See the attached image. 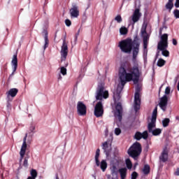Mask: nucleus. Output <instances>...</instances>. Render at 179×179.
Listing matches in <instances>:
<instances>
[{"label":"nucleus","mask_w":179,"mask_h":179,"mask_svg":"<svg viewBox=\"0 0 179 179\" xmlns=\"http://www.w3.org/2000/svg\"><path fill=\"white\" fill-rule=\"evenodd\" d=\"M132 50V62L134 66L132 68L126 69L124 66H120L119 69V79L120 83L117 85L116 92L113 93V100L117 101V98L120 99V93L122 92L124 86L127 84V82L133 81L134 85H138L139 82V78L142 73L139 71V66L138 64V55L139 54V43L134 41L133 42Z\"/></svg>","instance_id":"nucleus-1"},{"label":"nucleus","mask_w":179,"mask_h":179,"mask_svg":"<svg viewBox=\"0 0 179 179\" xmlns=\"http://www.w3.org/2000/svg\"><path fill=\"white\" fill-rule=\"evenodd\" d=\"M156 118H157V107L152 112L151 122L148 124V132L152 135H160L162 129H153L156 127Z\"/></svg>","instance_id":"nucleus-2"},{"label":"nucleus","mask_w":179,"mask_h":179,"mask_svg":"<svg viewBox=\"0 0 179 179\" xmlns=\"http://www.w3.org/2000/svg\"><path fill=\"white\" fill-rule=\"evenodd\" d=\"M169 35L167 34H164L161 36V41L158 43L157 48L162 52V55L164 57H169L170 55V52L166 50L167 47H169L168 41Z\"/></svg>","instance_id":"nucleus-3"},{"label":"nucleus","mask_w":179,"mask_h":179,"mask_svg":"<svg viewBox=\"0 0 179 179\" xmlns=\"http://www.w3.org/2000/svg\"><path fill=\"white\" fill-rule=\"evenodd\" d=\"M142 152V147H141V143L136 142L134 143L128 150L127 153L130 157L136 160L139 157V155Z\"/></svg>","instance_id":"nucleus-4"},{"label":"nucleus","mask_w":179,"mask_h":179,"mask_svg":"<svg viewBox=\"0 0 179 179\" xmlns=\"http://www.w3.org/2000/svg\"><path fill=\"white\" fill-rule=\"evenodd\" d=\"M118 47L120 48L122 52H124V54H129L132 51L134 42H132L131 39H125L119 42Z\"/></svg>","instance_id":"nucleus-5"},{"label":"nucleus","mask_w":179,"mask_h":179,"mask_svg":"<svg viewBox=\"0 0 179 179\" xmlns=\"http://www.w3.org/2000/svg\"><path fill=\"white\" fill-rule=\"evenodd\" d=\"M95 97L96 100L108 99V91L104 87V83H101L98 85Z\"/></svg>","instance_id":"nucleus-6"},{"label":"nucleus","mask_w":179,"mask_h":179,"mask_svg":"<svg viewBox=\"0 0 179 179\" xmlns=\"http://www.w3.org/2000/svg\"><path fill=\"white\" fill-rule=\"evenodd\" d=\"M33 137L31 135H26L23 138L22 145L20 149V161L23 159L24 157V155H26V149H27V143H31Z\"/></svg>","instance_id":"nucleus-7"},{"label":"nucleus","mask_w":179,"mask_h":179,"mask_svg":"<svg viewBox=\"0 0 179 179\" xmlns=\"http://www.w3.org/2000/svg\"><path fill=\"white\" fill-rule=\"evenodd\" d=\"M141 92V86L139 85H136V92L134 94V108L136 113L138 112L141 108V94L139 92Z\"/></svg>","instance_id":"nucleus-8"},{"label":"nucleus","mask_w":179,"mask_h":179,"mask_svg":"<svg viewBox=\"0 0 179 179\" xmlns=\"http://www.w3.org/2000/svg\"><path fill=\"white\" fill-rule=\"evenodd\" d=\"M141 16H142V13H141V10L139 8H136L133 13V15L129 17V26H132L134 27L135 26V23L139 22L141 19Z\"/></svg>","instance_id":"nucleus-9"},{"label":"nucleus","mask_w":179,"mask_h":179,"mask_svg":"<svg viewBox=\"0 0 179 179\" xmlns=\"http://www.w3.org/2000/svg\"><path fill=\"white\" fill-rule=\"evenodd\" d=\"M147 27L148 24H146V23H143L141 29V37L143 40L144 50H146L148 48V41H149V34H148V32H146Z\"/></svg>","instance_id":"nucleus-10"},{"label":"nucleus","mask_w":179,"mask_h":179,"mask_svg":"<svg viewBox=\"0 0 179 179\" xmlns=\"http://www.w3.org/2000/svg\"><path fill=\"white\" fill-rule=\"evenodd\" d=\"M99 157H100V149H97L96 151V155H95V163L97 166V167H99L102 170V171H106L107 169V162L106 160L103 159L101 163L100 161L99 160Z\"/></svg>","instance_id":"nucleus-11"},{"label":"nucleus","mask_w":179,"mask_h":179,"mask_svg":"<svg viewBox=\"0 0 179 179\" xmlns=\"http://www.w3.org/2000/svg\"><path fill=\"white\" fill-rule=\"evenodd\" d=\"M77 113L80 117H84L87 113V107L83 101L77 103Z\"/></svg>","instance_id":"nucleus-12"},{"label":"nucleus","mask_w":179,"mask_h":179,"mask_svg":"<svg viewBox=\"0 0 179 179\" xmlns=\"http://www.w3.org/2000/svg\"><path fill=\"white\" fill-rule=\"evenodd\" d=\"M94 114L97 118L103 117V114H104V108H103V103H101V101L97 102L95 105Z\"/></svg>","instance_id":"nucleus-13"},{"label":"nucleus","mask_w":179,"mask_h":179,"mask_svg":"<svg viewBox=\"0 0 179 179\" xmlns=\"http://www.w3.org/2000/svg\"><path fill=\"white\" fill-rule=\"evenodd\" d=\"M60 54L61 61H65V59H66V57H68V44H66V41H65V39L63 41Z\"/></svg>","instance_id":"nucleus-14"},{"label":"nucleus","mask_w":179,"mask_h":179,"mask_svg":"<svg viewBox=\"0 0 179 179\" xmlns=\"http://www.w3.org/2000/svg\"><path fill=\"white\" fill-rule=\"evenodd\" d=\"M71 17L76 18L79 16V6L76 3H73L69 10Z\"/></svg>","instance_id":"nucleus-15"},{"label":"nucleus","mask_w":179,"mask_h":179,"mask_svg":"<svg viewBox=\"0 0 179 179\" xmlns=\"http://www.w3.org/2000/svg\"><path fill=\"white\" fill-rule=\"evenodd\" d=\"M168 103L169 99L167 98V95L165 94L159 99V106L162 111H166V110H167Z\"/></svg>","instance_id":"nucleus-16"},{"label":"nucleus","mask_w":179,"mask_h":179,"mask_svg":"<svg viewBox=\"0 0 179 179\" xmlns=\"http://www.w3.org/2000/svg\"><path fill=\"white\" fill-rule=\"evenodd\" d=\"M115 108V115L117 117L119 121H121V120H122V105L121 103H117Z\"/></svg>","instance_id":"nucleus-17"},{"label":"nucleus","mask_w":179,"mask_h":179,"mask_svg":"<svg viewBox=\"0 0 179 179\" xmlns=\"http://www.w3.org/2000/svg\"><path fill=\"white\" fill-rule=\"evenodd\" d=\"M102 149L106 154V157H108L110 153H111V144L108 143V141L104 142L102 143Z\"/></svg>","instance_id":"nucleus-18"},{"label":"nucleus","mask_w":179,"mask_h":179,"mask_svg":"<svg viewBox=\"0 0 179 179\" xmlns=\"http://www.w3.org/2000/svg\"><path fill=\"white\" fill-rule=\"evenodd\" d=\"M169 160V150H167V148H164L162 150V152L161 153V155L159 156V162H162V163H166Z\"/></svg>","instance_id":"nucleus-19"},{"label":"nucleus","mask_w":179,"mask_h":179,"mask_svg":"<svg viewBox=\"0 0 179 179\" xmlns=\"http://www.w3.org/2000/svg\"><path fill=\"white\" fill-rule=\"evenodd\" d=\"M11 66L13 72L10 73L9 78H12V76L15 75V72H16V70L17 69V56H13V59L11 61Z\"/></svg>","instance_id":"nucleus-20"},{"label":"nucleus","mask_w":179,"mask_h":179,"mask_svg":"<svg viewBox=\"0 0 179 179\" xmlns=\"http://www.w3.org/2000/svg\"><path fill=\"white\" fill-rule=\"evenodd\" d=\"M18 92L19 90L16 88H12L9 90V91L6 92L7 100H10V101H12V99H10V97L12 98L15 97Z\"/></svg>","instance_id":"nucleus-21"},{"label":"nucleus","mask_w":179,"mask_h":179,"mask_svg":"<svg viewBox=\"0 0 179 179\" xmlns=\"http://www.w3.org/2000/svg\"><path fill=\"white\" fill-rule=\"evenodd\" d=\"M118 168L115 165H111L110 174L112 176L111 179H118Z\"/></svg>","instance_id":"nucleus-22"},{"label":"nucleus","mask_w":179,"mask_h":179,"mask_svg":"<svg viewBox=\"0 0 179 179\" xmlns=\"http://www.w3.org/2000/svg\"><path fill=\"white\" fill-rule=\"evenodd\" d=\"M42 34H43L45 41V44L43 45V51H45V50L48 48V44L50 43V41L48 40V31L47 29H43Z\"/></svg>","instance_id":"nucleus-23"},{"label":"nucleus","mask_w":179,"mask_h":179,"mask_svg":"<svg viewBox=\"0 0 179 179\" xmlns=\"http://www.w3.org/2000/svg\"><path fill=\"white\" fill-rule=\"evenodd\" d=\"M118 171L120 173L121 179H125L127 178V168H120L118 170Z\"/></svg>","instance_id":"nucleus-24"},{"label":"nucleus","mask_w":179,"mask_h":179,"mask_svg":"<svg viewBox=\"0 0 179 179\" xmlns=\"http://www.w3.org/2000/svg\"><path fill=\"white\" fill-rule=\"evenodd\" d=\"M173 1L174 0H169L168 3L165 6L166 9H167V10H169V12H171V10L174 6V4L173 3Z\"/></svg>","instance_id":"nucleus-25"},{"label":"nucleus","mask_w":179,"mask_h":179,"mask_svg":"<svg viewBox=\"0 0 179 179\" xmlns=\"http://www.w3.org/2000/svg\"><path fill=\"white\" fill-rule=\"evenodd\" d=\"M143 173L145 175L149 174L150 173V166L148 164L145 165L143 169Z\"/></svg>","instance_id":"nucleus-26"},{"label":"nucleus","mask_w":179,"mask_h":179,"mask_svg":"<svg viewBox=\"0 0 179 179\" xmlns=\"http://www.w3.org/2000/svg\"><path fill=\"white\" fill-rule=\"evenodd\" d=\"M149 136L148 135H134V139L136 141H141V139H147Z\"/></svg>","instance_id":"nucleus-27"},{"label":"nucleus","mask_w":179,"mask_h":179,"mask_svg":"<svg viewBox=\"0 0 179 179\" xmlns=\"http://www.w3.org/2000/svg\"><path fill=\"white\" fill-rule=\"evenodd\" d=\"M125 163L127 169L131 170V169H132V162H131V159L129 158L126 159Z\"/></svg>","instance_id":"nucleus-28"},{"label":"nucleus","mask_w":179,"mask_h":179,"mask_svg":"<svg viewBox=\"0 0 179 179\" xmlns=\"http://www.w3.org/2000/svg\"><path fill=\"white\" fill-rule=\"evenodd\" d=\"M120 33L122 34V36H124L128 33V29L125 27H122L120 29Z\"/></svg>","instance_id":"nucleus-29"},{"label":"nucleus","mask_w":179,"mask_h":179,"mask_svg":"<svg viewBox=\"0 0 179 179\" xmlns=\"http://www.w3.org/2000/svg\"><path fill=\"white\" fill-rule=\"evenodd\" d=\"M35 132H36V125L32 124L29 127V129L28 130V133L29 134H35Z\"/></svg>","instance_id":"nucleus-30"},{"label":"nucleus","mask_w":179,"mask_h":179,"mask_svg":"<svg viewBox=\"0 0 179 179\" xmlns=\"http://www.w3.org/2000/svg\"><path fill=\"white\" fill-rule=\"evenodd\" d=\"M164 64H166V61L163 59H159L157 63V66L162 67L164 66Z\"/></svg>","instance_id":"nucleus-31"},{"label":"nucleus","mask_w":179,"mask_h":179,"mask_svg":"<svg viewBox=\"0 0 179 179\" xmlns=\"http://www.w3.org/2000/svg\"><path fill=\"white\" fill-rule=\"evenodd\" d=\"M169 124H170V119L165 118L162 120V125L166 128V127H169Z\"/></svg>","instance_id":"nucleus-32"},{"label":"nucleus","mask_w":179,"mask_h":179,"mask_svg":"<svg viewBox=\"0 0 179 179\" xmlns=\"http://www.w3.org/2000/svg\"><path fill=\"white\" fill-rule=\"evenodd\" d=\"M22 166L25 169H27V167H29V157H26L24 158Z\"/></svg>","instance_id":"nucleus-33"},{"label":"nucleus","mask_w":179,"mask_h":179,"mask_svg":"<svg viewBox=\"0 0 179 179\" xmlns=\"http://www.w3.org/2000/svg\"><path fill=\"white\" fill-rule=\"evenodd\" d=\"M31 177L36 178L37 177V171L36 169H31L30 171Z\"/></svg>","instance_id":"nucleus-34"},{"label":"nucleus","mask_w":179,"mask_h":179,"mask_svg":"<svg viewBox=\"0 0 179 179\" xmlns=\"http://www.w3.org/2000/svg\"><path fill=\"white\" fill-rule=\"evenodd\" d=\"M60 73H62V75H63L64 76H65V75H66V68L62 66L60 69Z\"/></svg>","instance_id":"nucleus-35"},{"label":"nucleus","mask_w":179,"mask_h":179,"mask_svg":"<svg viewBox=\"0 0 179 179\" xmlns=\"http://www.w3.org/2000/svg\"><path fill=\"white\" fill-rule=\"evenodd\" d=\"M173 15L176 19H179V10L176 9L175 10H173Z\"/></svg>","instance_id":"nucleus-36"},{"label":"nucleus","mask_w":179,"mask_h":179,"mask_svg":"<svg viewBox=\"0 0 179 179\" xmlns=\"http://www.w3.org/2000/svg\"><path fill=\"white\" fill-rule=\"evenodd\" d=\"M115 20L117 22V23H121V22H122V17H121V15H117L115 17Z\"/></svg>","instance_id":"nucleus-37"},{"label":"nucleus","mask_w":179,"mask_h":179,"mask_svg":"<svg viewBox=\"0 0 179 179\" xmlns=\"http://www.w3.org/2000/svg\"><path fill=\"white\" fill-rule=\"evenodd\" d=\"M138 174L136 173V171H134L131 175V179L138 178Z\"/></svg>","instance_id":"nucleus-38"},{"label":"nucleus","mask_w":179,"mask_h":179,"mask_svg":"<svg viewBox=\"0 0 179 179\" xmlns=\"http://www.w3.org/2000/svg\"><path fill=\"white\" fill-rule=\"evenodd\" d=\"M65 24H66V26H67V27H69V26H71V24H72V22L69 20L66 19L65 20Z\"/></svg>","instance_id":"nucleus-39"},{"label":"nucleus","mask_w":179,"mask_h":179,"mask_svg":"<svg viewBox=\"0 0 179 179\" xmlns=\"http://www.w3.org/2000/svg\"><path fill=\"white\" fill-rule=\"evenodd\" d=\"M135 135H148V131H145L143 133H141L139 131H136Z\"/></svg>","instance_id":"nucleus-40"},{"label":"nucleus","mask_w":179,"mask_h":179,"mask_svg":"<svg viewBox=\"0 0 179 179\" xmlns=\"http://www.w3.org/2000/svg\"><path fill=\"white\" fill-rule=\"evenodd\" d=\"M115 135H120V134H121V129L120 128H116L115 129Z\"/></svg>","instance_id":"nucleus-41"},{"label":"nucleus","mask_w":179,"mask_h":179,"mask_svg":"<svg viewBox=\"0 0 179 179\" xmlns=\"http://www.w3.org/2000/svg\"><path fill=\"white\" fill-rule=\"evenodd\" d=\"M80 33V29H78V32L76 34V36H75V41L76 42L78 41V37H79Z\"/></svg>","instance_id":"nucleus-42"},{"label":"nucleus","mask_w":179,"mask_h":179,"mask_svg":"<svg viewBox=\"0 0 179 179\" xmlns=\"http://www.w3.org/2000/svg\"><path fill=\"white\" fill-rule=\"evenodd\" d=\"M170 87H166V88L165 89V94H170Z\"/></svg>","instance_id":"nucleus-43"},{"label":"nucleus","mask_w":179,"mask_h":179,"mask_svg":"<svg viewBox=\"0 0 179 179\" xmlns=\"http://www.w3.org/2000/svg\"><path fill=\"white\" fill-rule=\"evenodd\" d=\"M9 101H10V100L7 99V108H8V110H10V108H11L10 103Z\"/></svg>","instance_id":"nucleus-44"},{"label":"nucleus","mask_w":179,"mask_h":179,"mask_svg":"<svg viewBox=\"0 0 179 179\" xmlns=\"http://www.w3.org/2000/svg\"><path fill=\"white\" fill-rule=\"evenodd\" d=\"M176 8H179V0H176L175 3Z\"/></svg>","instance_id":"nucleus-45"},{"label":"nucleus","mask_w":179,"mask_h":179,"mask_svg":"<svg viewBox=\"0 0 179 179\" xmlns=\"http://www.w3.org/2000/svg\"><path fill=\"white\" fill-rule=\"evenodd\" d=\"M175 176H179V168L176 169V171L174 173Z\"/></svg>","instance_id":"nucleus-46"},{"label":"nucleus","mask_w":179,"mask_h":179,"mask_svg":"<svg viewBox=\"0 0 179 179\" xmlns=\"http://www.w3.org/2000/svg\"><path fill=\"white\" fill-rule=\"evenodd\" d=\"M172 41H173V45H177V40H176L175 38H173Z\"/></svg>","instance_id":"nucleus-47"},{"label":"nucleus","mask_w":179,"mask_h":179,"mask_svg":"<svg viewBox=\"0 0 179 179\" xmlns=\"http://www.w3.org/2000/svg\"><path fill=\"white\" fill-rule=\"evenodd\" d=\"M107 179H112L113 177L111 178V175H106Z\"/></svg>","instance_id":"nucleus-48"},{"label":"nucleus","mask_w":179,"mask_h":179,"mask_svg":"<svg viewBox=\"0 0 179 179\" xmlns=\"http://www.w3.org/2000/svg\"><path fill=\"white\" fill-rule=\"evenodd\" d=\"M62 79V77L61 76V74L59 75L58 80H61Z\"/></svg>","instance_id":"nucleus-49"},{"label":"nucleus","mask_w":179,"mask_h":179,"mask_svg":"<svg viewBox=\"0 0 179 179\" xmlns=\"http://www.w3.org/2000/svg\"><path fill=\"white\" fill-rule=\"evenodd\" d=\"M163 30V28H160L159 29V34H162V31Z\"/></svg>","instance_id":"nucleus-50"},{"label":"nucleus","mask_w":179,"mask_h":179,"mask_svg":"<svg viewBox=\"0 0 179 179\" xmlns=\"http://www.w3.org/2000/svg\"><path fill=\"white\" fill-rule=\"evenodd\" d=\"M162 87H163V85H162V86L160 87V88H159V92H160Z\"/></svg>","instance_id":"nucleus-51"},{"label":"nucleus","mask_w":179,"mask_h":179,"mask_svg":"<svg viewBox=\"0 0 179 179\" xmlns=\"http://www.w3.org/2000/svg\"><path fill=\"white\" fill-rule=\"evenodd\" d=\"M110 139H113V136H110Z\"/></svg>","instance_id":"nucleus-52"},{"label":"nucleus","mask_w":179,"mask_h":179,"mask_svg":"<svg viewBox=\"0 0 179 179\" xmlns=\"http://www.w3.org/2000/svg\"><path fill=\"white\" fill-rule=\"evenodd\" d=\"M176 120H179V117L178 116V117H176Z\"/></svg>","instance_id":"nucleus-53"},{"label":"nucleus","mask_w":179,"mask_h":179,"mask_svg":"<svg viewBox=\"0 0 179 179\" xmlns=\"http://www.w3.org/2000/svg\"><path fill=\"white\" fill-rule=\"evenodd\" d=\"M94 177V179H96V176H94V175L92 176Z\"/></svg>","instance_id":"nucleus-54"},{"label":"nucleus","mask_w":179,"mask_h":179,"mask_svg":"<svg viewBox=\"0 0 179 179\" xmlns=\"http://www.w3.org/2000/svg\"><path fill=\"white\" fill-rule=\"evenodd\" d=\"M56 179H59V178H58V176H56Z\"/></svg>","instance_id":"nucleus-55"},{"label":"nucleus","mask_w":179,"mask_h":179,"mask_svg":"<svg viewBox=\"0 0 179 179\" xmlns=\"http://www.w3.org/2000/svg\"><path fill=\"white\" fill-rule=\"evenodd\" d=\"M123 1H125V0H123Z\"/></svg>","instance_id":"nucleus-56"}]
</instances>
